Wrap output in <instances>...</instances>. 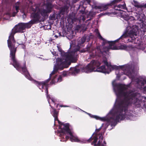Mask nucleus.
Here are the masks:
<instances>
[{"label": "nucleus", "mask_w": 146, "mask_h": 146, "mask_svg": "<svg viewBox=\"0 0 146 146\" xmlns=\"http://www.w3.org/2000/svg\"><path fill=\"white\" fill-rule=\"evenodd\" d=\"M115 86L119 90L116 94L117 97L115 105L116 110L114 117L110 118V121L112 125L115 126L119 120L127 119V115L126 114L129 105L133 104L137 107L141 106V101L137 97L138 93H128L123 91L125 88L121 84H116Z\"/></svg>", "instance_id": "obj_1"}, {"label": "nucleus", "mask_w": 146, "mask_h": 146, "mask_svg": "<svg viewBox=\"0 0 146 146\" xmlns=\"http://www.w3.org/2000/svg\"><path fill=\"white\" fill-rule=\"evenodd\" d=\"M100 65L101 63L99 61L93 60L85 67L82 68L81 66L77 65L74 67L70 68V73L74 75L78 73L80 70L82 72L87 73L95 71L96 67H98Z\"/></svg>", "instance_id": "obj_2"}, {"label": "nucleus", "mask_w": 146, "mask_h": 146, "mask_svg": "<svg viewBox=\"0 0 146 146\" xmlns=\"http://www.w3.org/2000/svg\"><path fill=\"white\" fill-rule=\"evenodd\" d=\"M25 31L22 23H20L16 25L12 29L7 40L8 46L10 51L17 50L19 45L17 44V46L15 45L16 42L14 37L15 34L17 33H23Z\"/></svg>", "instance_id": "obj_3"}, {"label": "nucleus", "mask_w": 146, "mask_h": 146, "mask_svg": "<svg viewBox=\"0 0 146 146\" xmlns=\"http://www.w3.org/2000/svg\"><path fill=\"white\" fill-rule=\"evenodd\" d=\"M97 36L99 39L103 40L102 44L103 45H104L107 44H109V46L108 47V50L110 49L112 50L116 49V47L113 46L112 47V46L114 45L116 42H118L120 39H121L122 41H123V40L124 38L127 39V42H131L134 44H138V38L133 36L130 37L129 39H127V34L125 33L123 34L119 38L114 41H108L105 40L102 37L99 32L97 33Z\"/></svg>", "instance_id": "obj_4"}, {"label": "nucleus", "mask_w": 146, "mask_h": 146, "mask_svg": "<svg viewBox=\"0 0 146 146\" xmlns=\"http://www.w3.org/2000/svg\"><path fill=\"white\" fill-rule=\"evenodd\" d=\"M16 51L17 50L10 51L9 57L11 60L13 62V63H11L10 64L12 65L18 71L24 74L26 78H29L30 76L26 68L25 63H24L23 67L21 66L15 57Z\"/></svg>", "instance_id": "obj_5"}, {"label": "nucleus", "mask_w": 146, "mask_h": 146, "mask_svg": "<svg viewBox=\"0 0 146 146\" xmlns=\"http://www.w3.org/2000/svg\"><path fill=\"white\" fill-rule=\"evenodd\" d=\"M88 52L91 54L90 55L91 58H94L96 56H100L103 54V52L100 49V46H97L96 48L92 46L91 44L88 45L86 48L83 49L81 50L80 52L82 53Z\"/></svg>", "instance_id": "obj_6"}, {"label": "nucleus", "mask_w": 146, "mask_h": 146, "mask_svg": "<svg viewBox=\"0 0 146 146\" xmlns=\"http://www.w3.org/2000/svg\"><path fill=\"white\" fill-rule=\"evenodd\" d=\"M58 123L60 125L59 127L60 129V130L58 131V132L60 133L59 136L60 137L64 138V135L69 134H71V132H72V131L70 129L69 123H64L60 121L59 123Z\"/></svg>", "instance_id": "obj_7"}, {"label": "nucleus", "mask_w": 146, "mask_h": 146, "mask_svg": "<svg viewBox=\"0 0 146 146\" xmlns=\"http://www.w3.org/2000/svg\"><path fill=\"white\" fill-rule=\"evenodd\" d=\"M46 16L42 10H40L32 13L31 15L32 18L31 20L35 24L44 21Z\"/></svg>", "instance_id": "obj_8"}, {"label": "nucleus", "mask_w": 146, "mask_h": 146, "mask_svg": "<svg viewBox=\"0 0 146 146\" xmlns=\"http://www.w3.org/2000/svg\"><path fill=\"white\" fill-rule=\"evenodd\" d=\"M100 65L98 67H96L95 69V71L101 72L103 73H107L109 74V73L111 71V69L112 70L114 69L118 70L119 68L122 69L123 67V66H118L116 65H111L110 64L108 68L110 69V72H108L107 71L106 66L105 65L102 66H101L99 67Z\"/></svg>", "instance_id": "obj_9"}, {"label": "nucleus", "mask_w": 146, "mask_h": 146, "mask_svg": "<svg viewBox=\"0 0 146 146\" xmlns=\"http://www.w3.org/2000/svg\"><path fill=\"white\" fill-rule=\"evenodd\" d=\"M103 139V137L101 136L100 137L99 140L98 141V143L96 144L98 140V135L97 133H95V132H94L93 133L91 137L88 139L86 141L88 143H90L93 140V141L91 143L92 145H94L95 146H104L103 144H101Z\"/></svg>", "instance_id": "obj_10"}, {"label": "nucleus", "mask_w": 146, "mask_h": 146, "mask_svg": "<svg viewBox=\"0 0 146 146\" xmlns=\"http://www.w3.org/2000/svg\"><path fill=\"white\" fill-rule=\"evenodd\" d=\"M122 0H114L111 1L110 3L106 5H102L100 6L97 7L98 9H102L104 10H105L108 9L113 7H115V5L116 3H118Z\"/></svg>", "instance_id": "obj_11"}, {"label": "nucleus", "mask_w": 146, "mask_h": 146, "mask_svg": "<svg viewBox=\"0 0 146 146\" xmlns=\"http://www.w3.org/2000/svg\"><path fill=\"white\" fill-rule=\"evenodd\" d=\"M51 77L49 76V78L45 81L42 82H39L35 80L34 81V84L41 90H42V92H43V89L44 88V86H48V83L50 81L51 79Z\"/></svg>", "instance_id": "obj_12"}, {"label": "nucleus", "mask_w": 146, "mask_h": 146, "mask_svg": "<svg viewBox=\"0 0 146 146\" xmlns=\"http://www.w3.org/2000/svg\"><path fill=\"white\" fill-rule=\"evenodd\" d=\"M75 54V52L73 53L70 52H65L63 51L61 52V56H67L68 59H69L71 62L74 63L76 62L77 60L76 57L74 55V54Z\"/></svg>", "instance_id": "obj_13"}, {"label": "nucleus", "mask_w": 146, "mask_h": 146, "mask_svg": "<svg viewBox=\"0 0 146 146\" xmlns=\"http://www.w3.org/2000/svg\"><path fill=\"white\" fill-rule=\"evenodd\" d=\"M62 58L59 59V61L61 62L63 68H68L71 64V62L69 61V59H68L67 56H61Z\"/></svg>", "instance_id": "obj_14"}, {"label": "nucleus", "mask_w": 146, "mask_h": 146, "mask_svg": "<svg viewBox=\"0 0 146 146\" xmlns=\"http://www.w3.org/2000/svg\"><path fill=\"white\" fill-rule=\"evenodd\" d=\"M46 9H43L42 10L43 14L46 16L47 13L51 12L53 6L51 2H47L46 3Z\"/></svg>", "instance_id": "obj_15"}, {"label": "nucleus", "mask_w": 146, "mask_h": 146, "mask_svg": "<svg viewBox=\"0 0 146 146\" xmlns=\"http://www.w3.org/2000/svg\"><path fill=\"white\" fill-rule=\"evenodd\" d=\"M50 106L52 109V111L51 112V113L54 118L55 121H57L58 123H59L60 121L58 119V115L59 111L54 108L53 106H52L50 104Z\"/></svg>", "instance_id": "obj_16"}, {"label": "nucleus", "mask_w": 146, "mask_h": 146, "mask_svg": "<svg viewBox=\"0 0 146 146\" xmlns=\"http://www.w3.org/2000/svg\"><path fill=\"white\" fill-rule=\"evenodd\" d=\"M86 38L85 36L82 37L81 39L78 42L77 45V48L76 49L77 51H79L81 47H83L84 46L83 44L86 41Z\"/></svg>", "instance_id": "obj_17"}, {"label": "nucleus", "mask_w": 146, "mask_h": 146, "mask_svg": "<svg viewBox=\"0 0 146 146\" xmlns=\"http://www.w3.org/2000/svg\"><path fill=\"white\" fill-rule=\"evenodd\" d=\"M134 3V6L140 9V13H142L143 9L146 8V3L144 5H139L138 2L135 1H133Z\"/></svg>", "instance_id": "obj_18"}, {"label": "nucleus", "mask_w": 146, "mask_h": 146, "mask_svg": "<svg viewBox=\"0 0 146 146\" xmlns=\"http://www.w3.org/2000/svg\"><path fill=\"white\" fill-rule=\"evenodd\" d=\"M73 132H71V134H69L70 136V140L72 142H76L80 143L81 142V141L80 140L78 137L76 136H74L73 135Z\"/></svg>", "instance_id": "obj_19"}, {"label": "nucleus", "mask_w": 146, "mask_h": 146, "mask_svg": "<svg viewBox=\"0 0 146 146\" xmlns=\"http://www.w3.org/2000/svg\"><path fill=\"white\" fill-rule=\"evenodd\" d=\"M64 69L63 66L62 65L61 62L59 61V59H58V62L56 66H55L53 70L54 71L57 72L59 70H62Z\"/></svg>", "instance_id": "obj_20"}, {"label": "nucleus", "mask_w": 146, "mask_h": 146, "mask_svg": "<svg viewBox=\"0 0 146 146\" xmlns=\"http://www.w3.org/2000/svg\"><path fill=\"white\" fill-rule=\"evenodd\" d=\"M22 23L25 29V28L29 29L33 25L35 24L31 20L27 23Z\"/></svg>", "instance_id": "obj_21"}, {"label": "nucleus", "mask_w": 146, "mask_h": 146, "mask_svg": "<svg viewBox=\"0 0 146 146\" xmlns=\"http://www.w3.org/2000/svg\"><path fill=\"white\" fill-rule=\"evenodd\" d=\"M69 18L72 21V23H74L75 22H76L78 21V19L75 17L71 15H70Z\"/></svg>", "instance_id": "obj_22"}, {"label": "nucleus", "mask_w": 146, "mask_h": 146, "mask_svg": "<svg viewBox=\"0 0 146 146\" xmlns=\"http://www.w3.org/2000/svg\"><path fill=\"white\" fill-rule=\"evenodd\" d=\"M19 2H17L16 4L15 5V10L16 11V12H14L13 13L15 15L16 14L19 12Z\"/></svg>", "instance_id": "obj_23"}, {"label": "nucleus", "mask_w": 146, "mask_h": 146, "mask_svg": "<svg viewBox=\"0 0 146 146\" xmlns=\"http://www.w3.org/2000/svg\"><path fill=\"white\" fill-rule=\"evenodd\" d=\"M66 135H64V138L61 137V139L60 140V141H65L66 142L67 140H68L70 138L68 136H66Z\"/></svg>", "instance_id": "obj_24"}, {"label": "nucleus", "mask_w": 146, "mask_h": 146, "mask_svg": "<svg viewBox=\"0 0 146 146\" xmlns=\"http://www.w3.org/2000/svg\"><path fill=\"white\" fill-rule=\"evenodd\" d=\"M87 114L89 115L90 117L92 118H94L97 120H100V117L96 115H92L91 114L89 113H87Z\"/></svg>", "instance_id": "obj_25"}, {"label": "nucleus", "mask_w": 146, "mask_h": 146, "mask_svg": "<svg viewBox=\"0 0 146 146\" xmlns=\"http://www.w3.org/2000/svg\"><path fill=\"white\" fill-rule=\"evenodd\" d=\"M117 7L119 8H121L123 9H127L126 4L125 3H124V4L122 5L121 4L118 5L117 6Z\"/></svg>", "instance_id": "obj_26"}, {"label": "nucleus", "mask_w": 146, "mask_h": 146, "mask_svg": "<svg viewBox=\"0 0 146 146\" xmlns=\"http://www.w3.org/2000/svg\"><path fill=\"white\" fill-rule=\"evenodd\" d=\"M55 17L56 15L55 13L51 14L49 17V19L52 20H55Z\"/></svg>", "instance_id": "obj_27"}, {"label": "nucleus", "mask_w": 146, "mask_h": 146, "mask_svg": "<svg viewBox=\"0 0 146 146\" xmlns=\"http://www.w3.org/2000/svg\"><path fill=\"white\" fill-rule=\"evenodd\" d=\"M103 62L104 63V64L108 68L110 64H109L108 61L107 59H106L104 60L103 61Z\"/></svg>", "instance_id": "obj_28"}, {"label": "nucleus", "mask_w": 146, "mask_h": 146, "mask_svg": "<svg viewBox=\"0 0 146 146\" xmlns=\"http://www.w3.org/2000/svg\"><path fill=\"white\" fill-rule=\"evenodd\" d=\"M16 43L15 44V46H17L18 45L17 44H19V45H19H21L22 46V48L23 49H24L25 48V46L23 43L19 44V43L18 42H17L16 41Z\"/></svg>", "instance_id": "obj_29"}, {"label": "nucleus", "mask_w": 146, "mask_h": 146, "mask_svg": "<svg viewBox=\"0 0 146 146\" xmlns=\"http://www.w3.org/2000/svg\"><path fill=\"white\" fill-rule=\"evenodd\" d=\"M48 86H44V87L45 88V92L47 95V96H48Z\"/></svg>", "instance_id": "obj_30"}, {"label": "nucleus", "mask_w": 146, "mask_h": 146, "mask_svg": "<svg viewBox=\"0 0 146 146\" xmlns=\"http://www.w3.org/2000/svg\"><path fill=\"white\" fill-rule=\"evenodd\" d=\"M69 72L68 71H64L62 72V75L63 76H66L67 75Z\"/></svg>", "instance_id": "obj_31"}, {"label": "nucleus", "mask_w": 146, "mask_h": 146, "mask_svg": "<svg viewBox=\"0 0 146 146\" xmlns=\"http://www.w3.org/2000/svg\"><path fill=\"white\" fill-rule=\"evenodd\" d=\"M130 47L132 48L133 47L132 46H127L126 45H123V48L124 49H127L128 48H129Z\"/></svg>", "instance_id": "obj_32"}, {"label": "nucleus", "mask_w": 146, "mask_h": 146, "mask_svg": "<svg viewBox=\"0 0 146 146\" xmlns=\"http://www.w3.org/2000/svg\"><path fill=\"white\" fill-rule=\"evenodd\" d=\"M62 80V77L60 75L57 79V81L60 82Z\"/></svg>", "instance_id": "obj_33"}, {"label": "nucleus", "mask_w": 146, "mask_h": 146, "mask_svg": "<svg viewBox=\"0 0 146 146\" xmlns=\"http://www.w3.org/2000/svg\"><path fill=\"white\" fill-rule=\"evenodd\" d=\"M99 120L102 121H106L107 119L105 117H100V119Z\"/></svg>", "instance_id": "obj_34"}, {"label": "nucleus", "mask_w": 146, "mask_h": 146, "mask_svg": "<svg viewBox=\"0 0 146 146\" xmlns=\"http://www.w3.org/2000/svg\"><path fill=\"white\" fill-rule=\"evenodd\" d=\"M137 20H139V21H140V22L139 23H143V20L141 18H140V17H139V18H137Z\"/></svg>", "instance_id": "obj_35"}, {"label": "nucleus", "mask_w": 146, "mask_h": 146, "mask_svg": "<svg viewBox=\"0 0 146 146\" xmlns=\"http://www.w3.org/2000/svg\"><path fill=\"white\" fill-rule=\"evenodd\" d=\"M83 1H82V2L83 3V4H84V3H85V1H87V3L88 4H90L91 2L90 0H83Z\"/></svg>", "instance_id": "obj_36"}, {"label": "nucleus", "mask_w": 146, "mask_h": 146, "mask_svg": "<svg viewBox=\"0 0 146 146\" xmlns=\"http://www.w3.org/2000/svg\"><path fill=\"white\" fill-rule=\"evenodd\" d=\"M56 72L55 71H54V70H53V71H52V72L50 74V77L51 78V77Z\"/></svg>", "instance_id": "obj_37"}, {"label": "nucleus", "mask_w": 146, "mask_h": 146, "mask_svg": "<svg viewBox=\"0 0 146 146\" xmlns=\"http://www.w3.org/2000/svg\"><path fill=\"white\" fill-rule=\"evenodd\" d=\"M131 19V20H133V21L134 20H136V19H135L133 17L131 16L130 17V19H128V22H129L130 21V20Z\"/></svg>", "instance_id": "obj_38"}, {"label": "nucleus", "mask_w": 146, "mask_h": 146, "mask_svg": "<svg viewBox=\"0 0 146 146\" xmlns=\"http://www.w3.org/2000/svg\"><path fill=\"white\" fill-rule=\"evenodd\" d=\"M80 13L83 15L85 13L84 10H80L79 11Z\"/></svg>", "instance_id": "obj_39"}, {"label": "nucleus", "mask_w": 146, "mask_h": 146, "mask_svg": "<svg viewBox=\"0 0 146 146\" xmlns=\"http://www.w3.org/2000/svg\"><path fill=\"white\" fill-rule=\"evenodd\" d=\"M135 27L136 29L135 30H134V32L135 33V32H137V31L138 29V27L137 26L135 25Z\"/></svg>", "instance_id": "obj_40"}, {"label": "nucleus", "mask_w": 146, "mask_h": 146, "mask_svg": "<svg viewBox=\"0 0 146 146\" xmlns=\"http://www.w3.org/2000/svg\"><path fill=\"white\" fill-rule=\"evenodd\" d=\"M141 81V80L138 79L137 80V83L138 84H140V83Z\"/></svg>", "instance_id": "obj_41"}, {"label": "nucleus", "mask_w": 146, "mask_h": 146, "mask_svg": "<svg viewBox=\"0 0 146 146\" xmlns=\"http://www.w3.org/2000/svg\"><path fill=\"white\" fill-rule=\"evenodd\" d=\"M100 129H101V128H100L98 129H96L95 131H96V133H97V132H99L100 131Z\"/></svg>", "instance_id": "obj_42"}, {"label": "nucleus", "mask_w": 146, "mask_h": 146, "mask_svg": "<svg viewBox=\"0 0 146 146\" xmlns=\"http://www.w3.org/2000/svg\"><path fill=\"white\" fill-rule=\"evenodd\" d=\"M52 101L53 102V103L54 104V105H55L56 104V103H55L56 101L54 100V99H51Z\"/></svg>", "instance_id": "obj_43"}, {"label": "nucleus", "mask_w": 146, "mask_h": 146, "mask_svg": "<svg viewBox=\"0 0 146 146\" xmlns=\"http://www.w3.org/2000/svg\"><path fill=\"white\" fill-rule=\"evenodd\" d=\"M55 83V82L54 81V79H53L50 82V83L51 84H54Z\"/></svg>", "instance_id": "obj_44"}, {"label": "nucleus", "mask_w": 146, "mask_h": 146, "mask_svg": "<svg viewBox=\"0 0 146 146\" xmlns=\"http://www.w3.org/2000/svg\"><path fill=\"white\" fill-rule=\"evenodd\" d=\"M140 83L142 85H144L145 84V82L141 80Z\"/></svg>", "instance_id": "obj_45"}, {"label": "nucleus", "mask_w": 146, "mask_h": 146, "mask_svg": "<svg viewBox=\"0 0 146 146\" xmlns=\"http://www.w3.org/2000/svg\"><path fill=\"white\" fill-rule=\"evenodd\" d=\"M68 106H64V105H60V107H68Z\"/></svg>", "instance_id": "obj_46"}, {"label": "nucleus", "mask_w": 146, "mask_h": 146, "mask_svg": "<svg viewBox=\"0 0 146 146\" xmlns=\"http://www.w3.org/2000/svg\"><path fill=\"white\" fill-rule=\"evenodd\" d=\"M82 19L83 21H84L85 20V18L84 17H82Z\"/></svg>", "instance_id": "obj_47"}, {"label": "nucleus", "mask_w": 146, "mask_h": 146, "mask_svg": "<svg viewBox=\"0 0 146 146\" xmlns=\"http://www.w3.org/2000/svg\"><path fill=\"white\" fill-rule=\"evenodd\" d=\"M143 90L144 91L146 92V86H145L143 88Z\"/></svg>", "instance_id": "obj_48"}, {"label": "nucleus", "mask_w": 146, "mask_h": 146, "mask_svg": "<svg viewBox=\"0 0 146 146\" xmlns=\"http://www.w3.org/2000/svg\"><path fill=\"white\" fill-rule=\"evenodd\" d=\"M56 105V108H58V106L59 105V104H56L55 105Z\"/></svg>", "instance_id": "obj_49"}, {"label": "nucleus", "mask_w": 146, "mask_h": 146, "mask_svg": "<svg viewBox=\"0 0 146 146\" xmlns=\"http://www.w3.org/2000/svg\"><path fill=\"white\" fill-rule=\"evenodd\" d=\"M144 27L145 28V29L146 30V25H144Z\"/></svg>", "instance_id": "obj_50"}, {"label": "nucleus", "mask_w": 146, "mask_h": 146, "mask_svg": "<svg viewBox=\"0 0 146 146\" xmlns=\"http://www.w3.org/2000/svg\"><path fill=\"white\" fill-rule=\"evenodd\" d=\"M104 143L105 145L106 144V142L105 141H104Z\"/></svg>", "instance_id": "obj_51"}, {"label": "nucleus", "mask_w": 146, "mask_h": 146, "mask_svg": "<svg viewBox=\"0 0 146 146\" xmlns=\"http://www.w3.org/2000/svg\"><path fill=\"white\" fill-rule=\"evenodd\" d=\"M115 10H118L119 11H120V9H115Z\"/></svg>", "instance_id": "obj_52"}, {"label": "nucleus", "mask_w": 146, "mask_h": 146, "mask_svg": "<svg viewBox=\"0 0 146 146\" xmlns=\"http://www.w3.org/2000/svg\"><path fill=\"white\" fill-rule=\"evenodd\" d=\"M78 0H75V1L76 2L77 1H78Z\"/></svg>", "instance_id": "obj_53"}, {"label": "nucleus", "mask_w": 146, "mask_h": 146, "mask_svg": "<svg viewBox=\"0 0 146 146\" xmlns=\"http://www.w3.org/2000/svg\"><path fill=\"white\" fill-rule=\"evenodd\" d=\"M62 10H61V11H62Z\"/></svg>", "instance_id": "obj_54"}]
</instances>
